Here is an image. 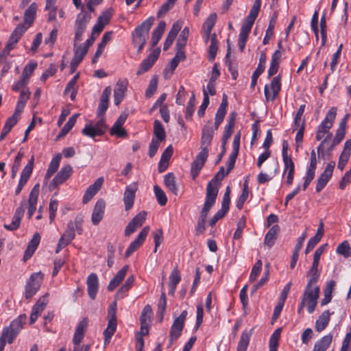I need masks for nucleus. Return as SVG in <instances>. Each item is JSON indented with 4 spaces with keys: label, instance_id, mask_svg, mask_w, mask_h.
Instances as JSON below:
<instances>
[{
    "label": "nucleus",
    "instance_id": "nucleus-1",
    "mask_svg": "<svg viewBox=\"0 0 351 351\" xmlns=\"http://www.w3.org/2000/svg\"><path fill=\"white\" fill-rule=\"evenodd\" d=\"M319 278L309 277V280L305 287L302 300L307 304V311L309 313H313L315 310L319 298L320 289L317 285H315Z\"/></svg>",
    "mask_w": 351,
    "mask_h": 351
},
{
    "label": "nucleus",
    "instance_id": "nucleus-2",
    "mask_svg": "<svg viewBox=\"0 0 351 351\" xmlns=\"http://www.w3.org/2000/svg\"><path fill=\"white\" fill-rule=\"evenodd\" d=\"M27 29L28 27H26L25 24H19L15 27L10 35L5 48L0 53V64H12V62L10 60L11 58V57L9 56L10 51L14 47V45L18 43Z\"/></svg>",
    "mask_w": 351,
    "mask_h": 351
},
{
    "label": "nucleus",
    "instance_id": "nucleus-3",
    "mask_svg": "<svg viewBox=\"0 0 351 351\" xmlns=\"http://www.w3.org/2000/svg\"><path fill=\"white\" fill-rule=\"evenodd\" d=\"M154 18L150 16L144 21L140 25L137 26L132 33V42L134 47H137L139 53L146 43L149 36V32L154 24Z\"/></svg>",
    "mask_w": 351,
    "mask_h": 351
},
{
    "label": "nucleus",
    "instance_id": "nucleus-4",
    "mask_svg": "<svg viewBox=\"0 0 351 351\" xmlns=\"http://www.w3.org/2000/svg\"><path fill=\"white\" fill-rule=\"evenodd\" d=\"M117 303L113 302L108 309V322L107 328L104 331V345L110 343V339L116 331L117 322L116 317Z\"/></svg>",
    "mask_w": 351,
    "mask_h": 351
},
{
    "label": "nucleus",
    "instance_id": "nucleus-5",
    "mask_svg": "<svg viewBox=\"0 0 351 351\" xmlns=\"http://www.w3.org/2000/svg\"><path fill=\"white\" fill-rule=\"evenodd\" d=\"M187 314V311L184 310L180 315L174 319L169 332V346L181 335Z\"/></svg>",
    "mask_w": 351,
    "mask_h": 351
},
{
    "label": "nucleus",
    "instance_id": "nucleus-6",
    "mask_svg": "<svg viewBox=\"0 0 351 351\" xmlns=\"http://www.w3.org/2000/svg\"><path fill=\"white\" fill-rule=\"evenodd\" d=\"M43 274L40 272L34 273L31 275L25 286V296L26 299L31 298L40 289Z\"/></svg>",
    "mask_w": 351,
    "mask_h": 351
},
{
    "label": "nucleus",
    "instance_id": "nucleus-7",
    "mask_svg": "<svg viewBox=\"0 0 351 351\" xmlns=\"http://www.w3.org/2000/svg\"><path fill=\"white\" fill-rule=\"evenodd\" d=\"M335 167V161H330L328 163L324 171L320 174L317 180L315 188L316 192L319 193L326 186L332 176Z\"/></svg>",
    "mask_w": 351,
    "mask_h": 351
},
{
    "label": "nucleus",
    "instance_id": "nucleus-8",
    "mask_svg": "<svg viewBox=\"0 0 351 351\" xmlns=\"http://www.w3.org/2000/svg\"><path fill=\"white\" fill-rule=\"evenodd\" d=\"M208 156V150H201V152L197 155L195 159L192 162L191 167V175L193 180H195L198 176L201 169L206 161Z\"/></svg>",
    "mask_w": 351,
    "mask_h": 351
},
{
    "label": "nucleus",
    "instance_id": "nucleus-9",
    "mask_svg": "<svg viewBox=\"0 0 351 351\" xmlns=\"http://www.w3.org/2000/svg\"><path fill=\"white\" fill-rule=\"evenodd\" d=\"M73 173V168L70 165H66L62 167L60 171L52 180L51 183L49 184V189L53 190L58 186L63 184L67 180Z\"/></svg>",
    "mask_w": 351,
    "mask_h": 351
},
{
    "label": "nucleus",
    "instance_id": "nucleus-10",
    "mask_svg": "<svg viewBox=\"0 0 351 351\" xmlns=\"http://www.w3.org/2000/svg\"><path fill=\"white\" fill-rule=\"evenodd\" d=\"M147 213L145 210L138 213L127 225L125 229V236L129 237L138 228L141 227L146 219Z\"/></svg>",
    "mask_w": 351,
    "mask_h": 351
},
{
    "label": "nucleus",
    "instance_id": "nucleus-11",
    "mask_svg": "<svg viewBox=\"0 0 351 351\" xmlns=\"http://www.w3.org/2000/svg\"><path fill=\"white\" fill-rule=\"evenodd\" d=\"M34 156H32V158H30V160H29L28 163L25 166V167L23 168L22 172H21L20 180H19L18 186L16 187V189L15 191V194L16 195L21 193L23 186L26 184L28 180L29 179L32 173V171H33V168H34Z\"/></svg>",
    "mask_w": 351,
    "mask_h": 351
},
{
    "label": "nucleus",
    "instance_id": "nucleus-12",
    "mask_svg": "<svg viewBox=\"0 0 351 351\" xmlns=\"http://www.w3.org/2000/svg\"><path fill=\"white\" fill-rule=\"evenodd\" d=\"M149 232V227L145 226L144 227L141 231L138 234L136 239L132 241L129 247H128L125 256L128 258L133 254L135 251H136L144 243L145 239Z\"/></svg>",
    "mask_w": 351,
    "mask_h": 351
},
{
    "label": "nucleus",
    "instance_id": "nucleus-13",
    "mask_svg": "<svg viewBox=\"0 0 351 351\" xmlns=\"http://www.w3.org/2000/svg\"><path fill=\"white\" fill-rule=\"evenodd\" d=\"M270 88L272 92L271 94L269 92L267 85H266L264 88V94L267 101H274L278 96L281 88L280 75L276 76L272 79Z\"/></svg>",
    "mask_w": 351,
    "mask_h": 351
},
{
    "label": "nucleus",
    "instance_id": "nucleus-14",
    "mask_svg": "<svg viewBox=\"0 0 351 351\" xmlns=\"http://www.w3.org/2000/svg\"><path fill=\"white\" fill-rule=\"evenodd\" d=\"M226 174L224 173V167H221L215 177L208 183L206 192L217 196L220 181L224 178Z\"/></svg>",
    "mask_w": 351,
    "mask_h": 351
},
{
    "label": "nucleus",
    "instance_id": "nucleus-15",
    "mask_svg": "<svg viewBox=\"0 0 351 351\" xmlns=\"http://www.w3.org/2000/svg\"><path fill=\"white\" fill-rule=\"evenodd\" d=\"M337 114L336 108H331L326 114V117L322 121L317 129L323 133L330 132V129L332 127Z\"/></svg>",
    "mask_w": 351,
    "mask_h": 351
},
{
    "label": "nucleus",
    "instance_id": "nucleus-16",
    "mask_svg": "<svg viewBox=\"0 0 351 351\" xmlns=\"http://www.w3.org/2000/svg\"><path fill=\"white\" fill-rule=\"evenodd\" d=\"M210 124L211 122L208 121V123L205 125L202 129V134L201 138V150H208V147L210 144L212 139L213 138L215 130L210 125Z\"/></svg>",
    "mask_w": 351,
    "mask_h": 351
},
{
    "label": "nucleus",
    "instance_id": "nucleus-17",
    "mask_svg": "<svg viewBox=\"0 0 351 351\" xmlns=\"http://www.w3.org/2000/svg\"><path fill=\"white\" fill-rule=\"evenodd\" d=\"M40 193V184H36L30 191L28 199V217L31 218L36 209L38 198Z\"/></svg>",
    "mask_w": 351,
    "mask_h": 351
},
{
    "label": "nucleus",
    "instance_id": "nucleus-18",
    "mask_svg": "<svg viewBox=\"0 0 351 351\" xmlns=\"http://www.w3.org/2000/svg\"><path fill=\"white\" fill-rule=\"evenodd\" d=\"M34 69L35 67H25L19 80L12 86V90L14 91H19L29 83V79L34 73Z\"/></svg>",
    "mask_w": 351,
    "mask_h": 351
},
{
    "label": "nucleus",
    "instance_id": "nucleus-19",
    "mask_svg": "<svg viewBox=\"0 0 351 351\" xmlns=\"http://www.w3.org/2000/svg\"><path fill=\"white\" fill-rule=\"evenodd\" d=\"M106 202L104 199H99L93 208L91 216V221L93 225L97 226L102 220L104 215Z\"/></svg>",
    "mask_w": 351,
    "mask_h": 351
},
{
    "label": "nucleus",
    "instance_id": "nucleus-20",
    "mask_svg": "<svg viewBox=\"0 0 351 351\" xmlns=\"http://www.w3.org/2000/svg\"><path fill=\"white\" fill-rule=\"evenodd\" d=\"M88 295L92 300H95L98 292L99 280L96 274L91 273L86 280Z\"/></svg>",
    "mask_w": 351,
    "mask_h": 351
},
{
    "label": "nucleus",
    "instance_id": "nucleus-21",
    "mask_svg": "<svg viewBox=\"0 0 351 351\" xmlns=\"http://www.w3.org/2000/svg\"><path fill=\"white\" fill-rule=\"evenodd\" d=\"M136 190L137 186L136 185V184H130L126 186L123 195V202L125 204V210H129L132 208L135 199V193Z\"/></svg>",
    "mask_w": 351,
    "mask_h": 351
},
{
    "label": "nucleus",
    "instance_id": "nucleus-22",
    "mask_svg": "<svg viewBox=\"0 0 351 351\" xmlns=\"http://www.w3.org/2000/svg\"><path fill=\"white\" fill-rule=\"evenodd\" d=\"M103 182V178H99L96 180L94 184L88 187L83 197L84 204L88 203L96 195L101 189Z\"/></svg>",
    "mask_w": 351,
    "mask_h": 351
},
{
    "label": "nucleus",
    "instance_id": "nucleus-23",
    "mask_svg": "<svg viewBox=\"0 0 351 351\" xmlns=\"http://www.w3.org/2000/svg\"><path fill=\"white\" fill-rule=\"evenodd\" d=\"M351 155V138L346 141L343 150L340 154V156L339 158L338 165L337 167L341 171H343L348 163L350 156Z\"/></svg>",
    "mask_w": 351,
    "mask_h": 351
},
{
    "label": "nucleus",
    "instance_id": "nucleus-24",
    "mask_svg": "<svg viewBox=\"0 0 351 351\" xmlns=\"http://www.w3.org/2000/svg\"><path fill=\"white\" fill-rule=\"evenodd\" d=\"M128 82L126 81L119 80L114 89V101L116 106L119 105L123 99L127 90Z\"/></svg>",
    "mask_w": 351,
    "mask_h": 351
},
{
    "label": "nucleus",
    "instance_id": "nucleus-25",
    "mask_svg": "<svg viewBox=\"0 0 351 351\" xmlns=\"http://www.w3.org/2000/svg\"><path fill=\"white\" fill-rule=\"evenodd\" d=\"M217 196L213 195L211 193H209L208 192L206 193L205 202H204L203 208L201 210L200 216L198 219H201V220H204V221L206 220L208 213L209 210H210V208L214 206L216 199H217Z\"/></svg>",
    "mask_w": 351,
    "mask_h": 351
},
{
    "label": "nucleus",
    "instance_id": "nucleus-26",
    "mask_svg": "<svg viewBox=\"0 0 351 351\" xmlns=\"http://www.w3.org/2000/svg\"><path fill=\"white\" fill-rule=\"evenodd\" d=\"M110 94L111 88L110 86H108L104 90L101 96L100 102L97 111V114L98 117L104 114V113L107 110L108 108L109 97L110 96Z\"/></svg>",
    "mask_w": 351,
    "mask_h": 351
},
{
    "label": "nucleus",
    "instance_id": "nucleus-27",
    "mask_svg": "<svg viewBox=\"0 0 351 351\" xmlns=\"http://www.w3.org/2000/svg\"><path fill=\"white\" fill-rule=\"evenodd\" d=\"M75 232L66 228L64 234L60 237L58 241L56 253H59L64 247L67 246L75 239Z\"/></svg>",
    "mask_w": 351,
    "mask_h": 351
},
{
    "label": "nucleus",
    "instance_id": "nucleus-28",
    "mask_svg": "<svg viewBox=\"0 0 351 351\" xmlns=\"http://www.w3.org/2000/svg\"><path fill=\"white\" fill-rule=\"evenodd\" d=\"M128 269V265H124L121 269L119 270L118 273L114 276L108 286V290L109 291H114L121 284V282L125 278Z\"/></svg>",
    "mask_w": 351,
    "mask_h": 351
},
{
    "label": "nucleus",
    "instance_id": "nucleus-29",
    "mask_svg": "<svg viewBox=\"0 0 351 351\" xmlns=\"http://www.w3.org/2000/svg\"><path fill=\"white\" fill-rule=\"evenodd\" d=\"M88 326V321L86 318L81 320L77 324L74 336L73 338V342L74 345L79 346L81 343L85 333V330Z\"/></svg>",
    "mask_w": 351,
    "mask_h": 351
},
{
    "label": "nucleus",
    "instance_id": "nucleus-30",
    "mask_svg": "<svg viewBox=\"0 0 351 351\" xmlns=\"http://www.w3.org/2000/svg\"><path fill=\"white\" fill-rule=\"evenodd\" d=\"M334 312L330 313L328 310L324 311L318 317V319L315 322V330L320 332L323 331L328 325V323L330 319V315H332Z\"/></svg>",
    "mask_w": 351,
    "mask_h": 351
},
{
    "label": "nucleus",
    "instance_id": "nucleus-31",
    "mask_svg": "<svg viewBox=\"0 0 351 351\" xmlns=\"http://www.w3.org/2000/svg\"><path fill=\"white\" fill-rule=\"evenodd\" d=\"M181 27L182 26L180 22H176L173 24L164 43L163 49L165 51L167 50L172 45L175 38L181 29Z\"/></svg>",
    "mask_w": 351,
    "mask_h": 351
},
{
    "label": "nucleus",
    "instance_id": "nucleus-32",
    "mask_svg": "<svg viewBox=\"0 0 351 351\" xmlns=\"http://www.w3.org/2000/svg\"><path fill=\"white\" fill-rule=\"evenodd\" d=\"M40 241V236L36 232L30 240L23 256L24 260H27L33 255Z\"/></svg>",
    "mask_w": 351,
    "mask_h": 351
},
{
    "label": "nucleus",
    "instance_id": "nucleus-33",
    "mask_svg": "<svg viewBox=\"0 0 351 351\" xmlns=\"http://www.w3.org/2000/svg\"><path fill=\"white\" fill-rule=\"evenodd\" d=\"M280 232V227L278 225L273 226L267 233L265 234L264 239V244L269 248L271 247L277 239V235Z\"/></svg>",
    "mask_w": 351,
    "mask_h": 351
},
{
    "label": "nucleus",
    "instance_id": "nucleus-34",
    "mask_svg": "<svg viewBox=\"0 0 351 351\" xmlns=\"http://www.w3.org/2000/svg\"><path fill=\"white\" fill-rule=\"evenodd\" d=\"M217 20V14L213 13L206 19L203 24V29L205 34V40L208 41L210 37H211V32L215 26Z\"/></svg>",
    "mask_w": 351,
    "mask_h": 351
},
{
    "label": "nucleus",
    "instance_id": "nucleus-35",
    "mask_svg": "<svg viewBox=\"0 0 351 351\" xmlns=\"http://www.w3.org/2000/svg\"><path fill=\"white\" fill-rule=\"evenodd\" d=\"M62 158V156L60 154H58L54 158H52L51 161L49 163L48 169L47 170V173L45 176V182H47L49 179L56 173L58 170L60 160Z\"/></svg>",
    "mask_w": 351,
    "mask_h": 351
},
{
    "label": "nucleus",
    "instance_id": "nucleus-36",
    "mask_svg": "<svg viewBox=\"0 0 351 351\" xmlns=\"http://www.w3.org/2000/svg\"><path fill=\"white\" fill-rule=\"evenodd\" d=\"M332 340V334L329 333L324 336L315 343L313 351H326L330 346Z\"/></svg>",
    "mask_w": 351,
    "mask_h": 351
},
{
    "label": "nucleus",
    "instance_id": "nucleus-37",
    "mask_svg": "<svg viewBox=\"0 0 351 351\" xmlns=\"http://www.w3.org/2000/svg\"><path fill=\"white\" fill-rule=\"evenodd\" d=\"M37 5L36 3H32L29 8L25 10L24 14V22L28 28L33 23L36 14Z\"/></svg>",
    "mask_w": 351,
    "mask_h": 351
},
{
    "label": "nucleus",
    "instance_id": "nucleus-38",
    "mask_svg": "<svg viewBox=\"0 0 351 351\" xmlns=\"http://www.w3.org/2000/svg\"><path fill=\"white\" fill-rule=\"evenodd\" d=\"M164 184L175 195H178V188L173 173H168L164 177Z\"/></svg>",
    "mask_w": 351,
    "mask_h": 351
},
{
    "label": "nucleus",
    "instance_id": "nucleus-39",
    "mask_svg": "<svg viewBox=\"0 0 351 351\" xmlns=\"http://www.w3.org/2000/svg\"><path fill=\"white\" fill-rule=\"evenodd\" d=\"M252 334V329L243 331L237 346V351H246L248 347L250 337Z\"/></svg>",
    "mask_w": 351,
    "mask_h": 351
},
{
    "label": "nucleus",
    "instance_id": "nucleus-40",
    "mask_svg": "<svg viewBox=\"0 0 351 351\" xmlns=\"http://www.w3.org/2000/svg\"><path fill=\"white\" fill-rule=\"evenodd\" d=\"M87 51V47L86 46L80 45L76 47L70 66H77L81 62Z\"/></svg>",
    "mask_w": 351,
    "mask_h": 351
},
{
    "label": "nucleus",
    "instance_id": "nucleus-41",
    "mask_svg": "<svg viewBox=\"0 0 351 351\" xmlns=\"http://www.w3.org/2000/svg\"><path fill=\"white\" fill-rule=\"evenodd\" d=\"M166 27V23L161 21L157 27L154 30L152 35V45L153 47L156 46L159 42L161 36H162Z\"/></svg>",
    "mask_w": 351,
    "mask_h": 351
},
{
    "label": "nucleus",
    "instance_id": "nucleus-42",
    "mask_svg": "<svg viewBox=\"0 0 351 351\" xmlns=\"http://www.w3.org/2000/svg\"><path fill=\"white\" fill-rule=\"evenodd\" d=\"M154 138L153 139H157L161 142L166 138L165 128L159 120H155L154 122Z\"/></svg>",
    "mask_w": 351,
    "mask_h": 351
},
{
    "label": "nucleus",
    "instance_id": "nucleus-43",
    "mask_svg": "<svg viewBox=\"0 0 351 351\" xmlns=\"http://www.w3.org/2000/svg\"><path fill=\"white\" fill-rule=\"evenodd\" d=\"M78 116H79V114H75L72 115L66 123L64 125L63 128L61 130V131L57 136L56 140H58V139L65 136L71 131V130L74 126Z\"/></svg>",
    "mask_w": 351,
    "mask_h": 351
},
{
    "label": "nucleus",
    "instance_id": "nucleus-44",
    "mask_svg": "<svg viewBox=\"0 0 351 351\" xmlns=\"http://www.w3.org/2000/svg\"><path fill=\"white\" fill-rule=\"evenodd\" d=\"M320 258H321V256L319 254H318L315 252L314 253L312 265L306 274V276L308 277H315V278H319L320 273L319 271L318 267H319Z\"/></svg>",
    "mask_w": 351,
    "mask_h": 351
},
{
    "label": "nucleus",
    "instance_id": "nucleus-45",
    "mask_svg": "<svg viewBox=\"0 0 351 351\" xmlns=\"http://www.w3.org/2000/svg\"><path fill=\"white\" fill-rule=\"evenodd\" d=\"M91 19V15L89 13L84 12L82 11L80 14H78L75 23V27L84 29H85L87 24L90 21Z\"/></svg>",
    "mask_w": 351,
    "mask_h": 351
},
{
    "label": "nucleus",
    "instance_id": "nucleus-46",
    "mask_svg": "<svg viewBox=\"0 0 351 351\" xmlns=\"http://www.w3.org/2000/svg\"><path fill=\"white\" fill-rule=\"evenodd\" d=\"M134 282V276H129L125 283L119 289L117 292L116 297L117 298H123L127 291H128L133 286Z\"/></svg>",
    "mask_w": 351,
    "mask_h": 351
},
{
    "label": "nucleus",
    "instance_id": "nucleus-47",
    "mask_svg": "<svg viewBox=\"0 0 351 351\" xmlns=\"http://www.w3.org/2000/svg\"><path fill=\"white\" fill-rule=\"evenodd\" d=\"M335 286L334 280H330L324 289V297L321 302V305L324 306L328 304L332 300V293Z\"/></svg>",
    "mask_w": 351,
    "mask_h": 351
},
{
    "label": "nucleus",
    "instance_id": "nucleus-48",
    "mask_svg": "<svg viewBox=\"0 0 351 351\" xmlns=\"http://www.w3.org/2000/svg\"><path fill=\"white\" fill-rule=\"evenodd\" d=\"M236 117H237V113L234 112H232L229 115L228 123L224 128V132H223V136L227 137L228 138H230V136L233 132L234 128Z\"/></svg>",
    "mask_w": 351,
    "mask_h": 351
},
{
    "label": "nucleus",
    "instance_id": "nucleus-49",
    "mask_svg": "<svg viewBox=\"0 0 351 351\" xmlns=\"http://www.w3.org/2000/svg\"><path fill=\"white\" fill-rule=\"evenodd\" d=\"M167 306V298L165 292L161 293L159 302L158 304L157 317L159 319L160 322L163 320L164 315L166 310Z\"/></svg>",
    "mask_w": 351,
    "mask_h": 351
},
{
    "label": "nucleus",
    "instance_id": "nucleus-50",
    "mask_svg": "<svg viewBox=\"0 0 351 351\" xmlns=\"http://www.w3.org/2000/svg\"><path fill=\"white\" fill-rule=\"evenodd\" d=\"M218 50V42L217 39V35L213 33L210 37V45L208 48V59L209 60H213L217 55Z\"/></svg>",
    "mask_w": 351,
    "mask_h": 351
},
{
    "label": "nucleus",
    "instance_id": "nucleus-51",
    "mask_svg": "<svg viewBox=\"0 0 351 351\" xmlns=\"http://www.w3.org/2000/svg\"><path fill=\"white\" fill-rule=\"evenodd\" d=\"M248 195H249L248 181H247V180H245V183L243 184L242 193L237 202V207L238 209L241 210L243 208V204H244L245 202L247 200Z\"/></svg>",
    "mask_w": 351,
    "mask_h": 351
},
{
    "label": "nucleus",
    "instance_id": "nucleus-52",
    "mask_svg": "<svg viewBox=\"0 0 351 351\" xmlns=\"http://www.w3.org/2000/svg\"><path fill=\"white\" fill-rule=\"evenodd\" d=\"M25 320L26 315H21L10 323V325L8 326V328L14 331H16L19 334L20 330L22 329L23 324H25Z\"/></svg>",
    "mask_w": 351,
    "mask_h": 351
},
{
    "label": "nucleus",
    "instance_id": "nucleus-53",
    "mask_svg": "<svg viewBox=\"0 0 351 351\" xmlns=\"http://www.w3.org/2000/svg\"><path fill=\"white\" fill-rule=\"evenodd\" d=\"M18 335L16 331L5 327L3 330L0 339H3L5 342L8 341V343H12Z\"/></svg>",
    "mask_w": 351,
    "mask_h": 351
},
{
    "label": "nucleus",
    "instance_id": "nucleus-54",
    "mask_svg": "<svg viewBox=\"0 0 351 351\" xmlns=\"http://www.w3.org/2000/svg\"><path fill=\"white\" fill-rule=\"evenodd\" d=\"M336 252L343 256L345 258L350 257L351 256V247L348 241H344L340 243L336 249Z\"/></svg>",
    "mask_w": 351,
    "mask_h": 351
},
{
    "label": "nucleus",
    "instance_id": "nucleus-55",
    "mask_svg": "<svg viewBox=\"0 0 351 351\" xmlns=\"http://www.w3.org/2000/svg\"><path fill=\"white\" fill-rule=\"evenodd\" d=\"M154 192L156 197L158 203L163 206L167 202V197L163 190L158 185L154 186Z\"/></svg>",
    "mask_w": 351,
    "mask_h": 351
},
{
    "label": "nucleus",
    "instance_id": "nucleus-56",
    "mask_svg": "<svg viewBox=\"0 0 351 351\" xmlns=\"http://www.w3.org/2000/svg\"><path fill=\"white\" fill-rule=\"evenodd\" d=\"M160 49H154L150 54L143 61L141 66H152L159 57Z\"/></svg>",
    "mask_w": 351,
    "mask_h": 351
},
{
    "label": "nucleus",
    "instance_id": "nucleus-57",
    "mask_svg": "<svg viewBox=\"0 0 351 351\" xmlns=\"http://www.w3.org/2000/svg\"><path fill=\"white\" fill-rule=\"evenodd\" d=\"M82 132L84 135L90 138L102 135V132L99 129L97 130L95 126H93L90 124H86L83 128Z\"/></svg>",
    "mask_w": 351,
    "mask_h": 351
},
{
    "label": "nucleus",
    "instance_id": "nucleus-58",
    "mask_svg": "<svg viewBox=\"0 0 351 351\" xmlns=\"http://www.w3.org/2000/svg\"><path fill=\"white\" fill-rule=\"evenodd\" d=\"M152 314V309L149 304H147L143 308L140 317L141 324H145V323L151 322V315Z\"/></svg>",
    "mask_w": 351,
    "mask_h": 351
},
{
    "label": "nucleus",
    "instance_id": "nucleus-59",
    "mask_svg": "<svg viewBox=\"0 0 351 351\" xmlns=\"http://www.w3.org/2000/svg\"><path fill=\"white\" fill-rule=\"evenodd\" d=\"M228 107L227 95L223 94L221 103L216 112L215 117L223 119Z\"/></svg>",
    "mask_w": 351,
    "mask_h": 351
},
{
    "label": "nucleus",
    "instance_id": "nucleus-60",
    "mask_svg": "<svg viewBox=\"0 0 351 351\" xmlns=\"http://www.w3.org/2000/svg\"><path fill=\"white\" fill-rule=\"evenodd\" d=\"M110 135H116L119 138H123L127 136L126 130L122 127L121 125L115 122L110 130Z\"/></svg>",
    "mask_w": 351,
    "mask_h": 351
},
{
    "label": "nucleus",
    "instance_id": "nucleus-61",
    "mask_svg": "<svg viewBox=\"0 0 351 351\" xmlns=\"http://www.w3.org/2000/svg\"><path fill=\"white\" fill-rule=\"evenodd\" d=\"M195 104V93H193L192 95L187 104V106L186 108L185 118L186 119H191L193 112H194Z\"/></svg>",
    "mask_w": 351,
    "mask_h": 351
},
{
    "label": "nucleus",
    "instance_id": "nucleus-62",
    "mask_svg": "<svg viewBox=\"0 0 351 351\" xmlns=\"http://www.w3.org/2000/svg\"><path fill=\"white\" fill-rule=\"evenodd\" d=\"M262 269V261L258 260L252 269V271L250 276V280L254 281L261 274Z\"/></svg>",
    "mask_w": 351,
    "mask_h": 351
},
{
    "label": "nucleus",
    "instance_id": "nucleus-63",
    "mask_svg": "<svg viewBox=\"0 0 351 351\" xmlns=\"http://www.w3.org/2000/svg\"><path fill=\"white\" fill-rule=\"evenodd\" d=\"M158 86V76L154 75L149 82L148 88L146 90L147 97H151L156 90Z\"/></svg>",
    "mask_w": 351,
    "mask_h": 351
},
{
    "label": "nucleus",
    "instance_id": "nucleus-64",
    "mask_svg": "<svg viewBox=\"0 0 351 351\" xmlns=\"http://www.w3.org/2000/svg\"><path fill=\"white\" fill-rule=\"evenodd\" d=\"M58 201L56 199H51L50 202H49V206L50 223H52L56 217V211L58 210Z\"/></svg>",
    "mask_w": 351,
    "mask_h": 351
}]
</instances>
